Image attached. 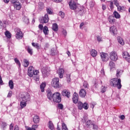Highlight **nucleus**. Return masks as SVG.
<instances>
[{"mask_svg":"<svg viewBox=\"0 0 130 130\" xmlns=\"http://www.w3.org/2000/svg\"><path fill=\"white\" fill-rule=\"evenodd\" d=\"M117 8L119 12H123V11H124V7L123 6L121 7L119 5Z\"/></svg>","mask_w":130,"mask_h":130,"instance_id":"c9c22d12","label":"nucleus"},{"mask_svg":"<svg viewBox=\"0 0 130 130\" xmlns=\"http://www.w3.org/2000/svg\"><path fill=\"white\" fill-rule=\"evenodd\" d=\"M46 11L47 14H49V15H51V14H52V12H53L52 9H51V8H47Z\"/></svg>","mask_w":130,"mask_h":130,"instance_id":"ea45409f","label":"nucleus"},{"mask_svg":"<svg viewBox=\"0 0 130 130\" xmlns=\"http://www.w3.org/2000/svg\"><path fill=\"white\" fill-rule=\"evenodd\" d=\"M117 40L119 44H120L121 45H124V41H123V40L121 38V37H118Z\"/></svg>","mask_w":130,"mask_h":130,"instance_id":"bb28decb","label":"nucleus"},{"mask_svg":"<svg viewBox=\"0 0 130 130\" xmlns=\"http://www.w3.org/2000/svg\"><path fill=\"white\" fill-rule=\"evenodd\" d=\"M113 15H114V17H115V18L116 19H120V14H119V13H118V12H117V11H114L113 12Z\"/></svg>","mask_w":130,"mask_h":130,"instance_id":"2f4dec72","label":"nucleus"},{"mask_svg":"<svg viewBox=\"0 0 130 130\" xmlns=\"http://www.w3.org/2000/svg\"><path fill=\"white\" fill-rule=\"evenodd\" d=\"M38 128V125H32L31 127H26V130H36Z\"/></svg>","mask_w":130,"mask_h":130,"instance_id":"b1692460","label":"nucleus"},{"mask_svg":"<svg viewBox=\"0 0 130 130\" xmlns=\"http://www.w3.org/2000/svg\"><path fill=\"white\" fill-rule=\"evenodd\" d=\"M86 94H87V92L84 89H81L79 91V95L82 98H84L86 96Z\"/></svg>","mask_w":130,"mask_h":130,"instance_id":"a211bd4d","label":"nucleus"},{"mask_svg":"<svg viewBox=\"0 0 130 130\" xmlns=\"http://www.w3.org/2000/svg\"><path fill=\"white\" fill-rule=\"evenodd\" d=\"M114 5H115L116 7H118L119 6V3L117 0H114L113 1Z\"/></svg>","mask_w":130,"mask_h":130,"instance_id":"3c124183","label":"nucleus"},{"mask_svg":"<svg viewBox=\"0 0 130 130\" xmlns=\"http://www.w3.org/2000/svg\"><path fill=\"white\" fill-rule=\"evenodd\" d=\"M109 66L110 67V69L111 71H113L114 69H115V63L113 62V61H110L109 63Z\"/></svg>","mask_w":130,"mask_h":130,"instance_id":"412c9836","label":"nucleus"},{"mask_svg":"<svg viewBox=\"0 0 130 130\" xmlns=\"http://www.w3.org/2000/svg\"><path fill=\"white\" fill-rule=\"evenodd\" d=\"M78 103V109H80V110H81V109H83V103L82 102H77Z\"/></svg>","mask_w":130,"mask_h":130,"instance_id":"f704fd0d","label":"nucleus"},{"mask_svg":"<svg viewBox=\"0 0 130 130\" xmlns=\"http://www.w3.org/2000/svg\"><path fill=\"white\" fill-rule=\"evenodd\" d=\"M72 100L75 104H77V103H78V101H79V95L78 94V93L75 92L73 94Z\"/></svg>","mask_w":130,"mask_h":130,"instance_id":"f8f14e48","label":"nucleus"},{"mask_svg":"<svg viewBox=\"0 0 130 130\" xmlns=\"http://www.w3.org/2000/svg\"><path fill=\"white\" fill-rule=\"evenodd\" d=\"M120 119H121V120H123V119H124V118H125V116H124V115H122L120 117Z\"/></svg>","mask_w":130,"mask_h":130,"instance_id":"338daca9","label":"nucleus"},{"mask_svg":"<svg viewBox=\"0 0 130 130\" xmlns=\"http://www.w3.org/2000/svg\"><path fill=\"white\" fill-rule=\"evenodd\" d=\"M14 128V126L13 125V124H11L10 125V129L13 130Z\"/></svg>","mask_w":130,"mask_h":130,"instance_id":"774afa93","label":"nucleus"},{"mask_svg":"<svg viewBox=\"0 0 130 130\" xmlns=\"http://www.w3.org/2000/svg\"><path fill=\"white\" fill-rule=\"evenodd\" d=\"M23 20L24 23H26V24H28L29 23V18L27 17H24L23 18Z\"/></svg>","mask_w":130,"mask_h":130,"instance_id":"37998d69","label":"nucleus"},{"mask_svg":"<svg viewBox=\"0 0 130 130\" xmlns=\"http://www.w3.org/2000/svg\"><path fill=\"white\" fill-rule=\"evenodd\" d=\"M37 73H39V71H38V70H34V67L30 66L28 68V75L30 78H32V77H33V75L36 73L37 74Z\"/></svg>","mask_w":130,"mask_h":130,"instance_id":"39448f33","label":"nucleus"},{"mask_svg":"<svg viewBox=\"0 0 130 130\" xmlns=\"http://www.w3.org/2000/svg\"><path fill=\"white\" fill-rule=\"evenodd\" d=\"M90 6L91 8H93V7H94V6H95V2H91L90 3Z\"/></svg>","mask_w":130,"mask_h":130,"instance_id":"e2e57ef3","label":"nucleus"},{"mask_svg":"<svg viewBox=\"0 0 130 130\" xmlns=\"http://www.w3.org/2000/svg\"><path fill=\"white\" fill-rule=\"evenodd\" d=\"M23 66L25 67V68H27L28 66H29V61L27 59H24Z\"/></svg>","mask_w":130,"mask_h":130,"instance_id":"4c0bfd02","label":"nucleus"},{"mask_svg":"<svg viewBox=\"0 0 130 130\" xmlns=\"http://www.w3.org/2000/svg\"><path fill=\"white\" fill-rule=\"evenodd\" d=\"M58 108H59V109H63V105L61 104H58Z\"/></svg>","mask_w":130,"mask_h":130,"instance_id":"4d7b16f0","label":"nucleus"},{"mask_svg":"<svg viewBox=\"0 0 130 130\" xmlns=\"http://www.w3.org/2000/svg\"><path fill=\"white\" fill-rule=\"evenodd\" d=\"M51 51L52 55H55V54H56V53H57V51H55L53 49H52L51 50Z\"/></svg>","mask_w":130,"mask_h":130,"instance_id":"603ef678","label":"nucleus"},{"mask_svg":"<svg viewBox=\"0 0 130 130\" xmlns=\"http://www.w3.org/2000/svg\"><path fill=\"white\" fill-rule=\"evenodd\" d=\"M48 21H49L48 14H46L40 20V23H42V24H44V23H48Z\"/></svg>","mask_w":130,"mask_h":130,"instance_id":"9b49d317","label":"nucleus"},{"mask_svg":"<svg viewBox=\"0 0 130 130\" xmlns=\"http://www.w3.org/2000/svg\"><path fill=\"white\" fill-rule=\"evenodd\" d=\"M83 108L84 109H88L89 108V105L87 103H84L83 105Z\"/></svg>","mask_w":130,"mask_h":130,"instance_id":"c03bdc74","label":"nucleus"},{"mask_svg":"<svg viewBox=\"0 0 130 130\" xmlns=\"http://www.w3.org/2000/svg\"><path fill=\"white\" fill-rule=\"evenodd\" d=\"M48 126L50 129L53 130L54 129V125H53V123L52 121H50L48 123Z\"/></svg>","mask_w":130,"mask_h":130,"instance_id":"c756f323","label":"nucleus"},{"mask_svg":"<svg viewBox=\"0 0 130 130\" xmlns=\"http://www.w3.org/2000/svg\"><path fill=\"white\" fill-rule=\"evenodd\" d=\"M26 49L28 52V53L29 54H30V55H32V54H33V49H32V48H31V47L30 46L26 47Z\"/></svg>","mask_w":130,"mask_h":130,"instance_id":"a878e982","label":"nucleus"},{"mask_svg":"<svg viewBox=\"0 0 130 130\" xmlns=\"http://www.w3.org/2000/svg\"><path fill=\"white\" fill-rule=\"evenodd\" d=\"M91 126H92L93 129H98V126L95 124H94L93 122L91 123Z\"/></svg>","mask_w":130,"mask_h":130,"instance_id":"de8ad7c7","label":"nucleus"},{"mask_svg":"<svg viewBox=\"0 0 130 130\" xmlns=\"http://www.w3.org/2000/svg\"><path fill=\"white\" fill-rule=\"evenodd\" d=\"M15 10H19L21 9V8H22V6H21V3L19 2H16L13 5Z\"/></svg>","mask_w":130,"mask_h":130,"instance_id":"2eb2a0df","label":"nucleus"},{"mask_svg":"<svg viewBox=\"0 0 130 130\" xmlns=\"http://www.w3.org/2000/svg\"><path fill=\"white\" fill-rule=\"evenodd\" d=\"M46 86V83H42L40 85V89L41 90V92H44V89Z\"/></svg>","mask_w":130,"mask_h":130,"instance_id":"72a5a7b5","label":"nucleus"},{"mask_svg":"<svg viewBox=\"0 0 130 130\" xmlns=\"http://www.w3.org/2000/svg\"><path fill=\"white\" fill-rule=\"evenodd\" d=\"M83 87L85 89H88V88H89V84H88V82H87V81L83 82Z\"/></svg>","mask_w":130,"mask_h":130,"instance_id":"58836bf2","label":"nucleus"},{"mask_svg":"<svg viewBox=\"0 0 130 130\" xmlns=\"http://www.w3.org/2000/svg\"><path fill=\"white\" fill-rule=\"evenodd\" d=\"M59 16H61V18L63 19V18H64V13H63V12L60 11L59 12Z\"/></svg>","mask_w":130,"mask_h":130,"instance_id":"09e8293b","label":"nucleus"},{"mask_svg":"<svg viewBox=\"0 0 130 130\" xmlns=\"http://www.w3.org/2000/svg\"><path fill=\"white\" fill-rule=\"evenodd\" d=\"M95 105H96V103L94 102H93L91 103V104H90V107L93 109V108H94V107L95 106Z\"/></svg>","mask_w":130,"mask_h":130,"instance_id":"5fc2aeb1","label":"nucleus"},{"mask_svg":"<svg viewBox=\"0 0 130 130\" xmlns=\"http://www.w3.org/2000/svg\"><path fill=\"white\" fill-rule=\"evenodd\" d=\"M40 120V119L39 118V116L37 115L34 116L33 118V121L34 123H36V124L39 123Z\"/></svg>","mask_w":130,"mask_h":130,"instance_id":"5701e85b","label":"nucleus"},{"mask_svg":"<svg viewBox=\"0 0 130 130\" xmlns=\"http://www.w3.org/2000/svg\"><path fill=\"white\" fill-rule=\"evenodd\" d=\"M101 74L102 76H105V72H104V69H102L101 71Z\"/></svg>","mask_w":130,"mask_h":130,"instance_id":"680f3d73","label":"nucleus"},{"mask_svg":"<svg viewBox=\"0 0 130 130\" xmlns=\"http://www.w3.org/2000/svg\"><path fill=\"white\" fill-rule=\"evenodd\" d=\"M70 8L71 10H74L77 14L82 16L84 13V7H81V5L77 4L76 2L72 0L69 3Z\"/></svg>","mask_w":130,"mask_h":130,"instance_id":"f257e3e1","label":"nucleus"},{"mask_svg":"<svg viewBox=\"0 0 130 130\" xmlns=\"http://www.w3.org/2000/svg\"><path fill=\"white\" fill-rule=\"evenodd\" d=\"M122 73H123V71L120 69L117 70L116 74L117 79H119V78H120V76L122 75Z\"/></svg>","mask_w":130,"mask_h":130,"instance_id":"6ab92c4d","label":"nucleus"},{"mask_svg":"<svg viewBox=\"0 0 130 130\" xmlns=\"http://www.w3.org/2000/svg\"><path fill=\"white\" fill-rule=\"evenodd\" d=\"M14 61L16 64H18V66H19V67H21V63H20V61H19V59H18V58H14Z\"/></svg>","mask_w":130,"mask_h":130,"instance_id":"a18cd8bd","label":"nucleus"},{"mask_svg":"<svg viewBox=\"0 0 130 130\" xmlns=\"http://www.w3.org/2000/svg\"><path fill=\"white\" fill-rule=\"evenodd\" d=\"M39 28L41 30H43V24H39Z\"/></svg>","mask_w":130,"mask_h":130,"instance_id":"0e129e2a","label":"nucleus"},{"mask_svg":"<svg viewBox=\"0 0 130 130\" xmlns=\"http://www.w3.org/2000/svg\"><path fill=\"white\" fill-rule=\"evenodd\" d=\"M20 98L22 101L20 102V105L21 109H23V108L26 107L27 101L30 100V94L27 92H21L20 93Z\"/></svg>","mask_w":130,"mask_h":130,"instance_id":"f03ea898","label":"nucleus"},{"mask_svg":"<svg viewBox=\"0 0 130 130\" xmlns=\"http://www.w3.org/2000/svg\"><path fill=\"white\" fill-rule=\"evenodd\" d=\"M42 73L44 78L46 77V76L48 75V71H47V69H46V68L43 69L42 70Z\"/></svg>","mask_w":130,"mask_h":130,"instance_id":"4be33fe9","label":"nucleus"},{"mask_svg":"<svg viewBox=\"0 0 130 130\" xmlns=\"http://www.w3.org/2000/svg\"><path fill=\"white\" fill-rule=\"evenodd\" d=\"M43 31L45 35H48L49 30H48V27L46 26H45L43 29Z\"/></svg>","mask_w":130,"mask_h":130,"instance_id":"c85d7f7f","label":"nucleus"},{"mask_svg":"<svg viewBox=\"0 0 130 130\" xmlns=\"http://www.w3.org/2000/svg\"><path fill=\"white\" fill-rule=\"evenodd\" d=\"M101 89H102V90H101L102 93H104V92L106 91V87H105V86H102Z\"/></svg>","mask_w":130,"mask_h":130,"instance_id":"8fccbe9b","label":"nucleus"},{"mask_svg":"<svg viewBox=\"0 0 130 130\" xmlns=\"http://www.w3.org/2000/svg\"><path fill=\"white\" fill-rule=\"evenodd\" d=\"M16 39H18V40H20V39H22L23 37H24V35L23 34V32L22 31H21V29L19 28H16Z\"/></svg>","mask_w":130,"mask_h":130,"instance_id":"423d86ee","label":"nucleus"},{"mask_svg":"<svg viewBox=\"0 0 130 130\" xmlns=\"http://www.w3.org/2000/svg\"><path fill=\"white\" fill-rule=\"evenodd\" d=\"M12 95V91H10L8 93L7 97H11Z\"/></svg>","mask_w":130,"mask_h":130,"instance_id":"69168bd1","label":"nucleus"},{"mask_svg":"<svg viewBox=\"0 0 130 130\" xmlns=\"http://www.w3.org/2000/svg\"><path fill=\"white\" fill-rule=\"evenodd\" d=\"M110 85L112 87H117V89H121V80L118 78L112 79L110 80Z\"/></svg>","mask_w":130,"mask_h":130,"instance_id":"7ed1b4c3","label":"nucleus"},{"mask_svg":"<svg viewBox=\"0 0 130 130\" xmlns=\"http://www.w3.org/2000/svg\"><path fill=\"white\" fill-rule=\"evenodd\" d=\"M10 2L13 4V5L16 4V3H19L18 0H11Z\"/></svg>","mask_w":130,"mask_h":130,"instance_id":"052dcab7","label":"nucleus"},{"mask_svg":"<svg viewBox=\"0 0 130 130\" xmlns=\"http://www.w3.org/2000/svg\"><path fill=\"white\" fill-rule=\"evenodd\" d=\"M92 123H93V122H91V120H88L86 122V125L87 127H89V126H92Z\"/></svg>","mask_w":130,"mask_h":130,"instance_id":"79ce46f5","label":"nucleus"},{"mask_svg":"<svg viewBox=\"0 0 130 130\" xmlns=\"http://www.w3.org/2000/svg\"><path fill=\"white\" fill-rule=\"evenodd\" d=\"M64 73V70L62 69H59L57 71V74H58L60 79H62L63 78V74Z\"/></svg>","mask_w":130,"mask_h":130,"instance_id":"ddd939ff","label":"nucleus"},{"mask_svg":"<svg viewBox=\"0 0 130 130\" xmlns=\"http://www.w3.org/2000/svg\"><path fill=\"white\" fill-rule=\"evenodd\" d=\"M47 97L49 100H52V99H53V94L51 91H49L48 92Z\"/></svg>","mask_w":130,"mask_h":130,"instance_id":"7c9ffc66","label":"nucleus"},{"mask_svg":"<svg viewBox=\"0 0 130 130\" xmlns=\"http://www.w3.org/2000/svg\"><path fill=\"white\" fill-rule=\"evenodd\" d=\"M32 45L34 47L37 48V49H40V47H39L38 43H32Z\"/></svg>","mask_w":130,"mask_h":130,"instance_id":"a19ab883","label":"nucleus"},{"mask_svg":"<svg viewBox=\"0 0 130 130\" xmlns=\"http://www.w3.org/2000/svg\"><path fill=\"white\" fill-rule=\"evenodd\" d=\"M100 56L103 61H107L109 59L108 54L104 52L100 53Z\"/></svg>","mask_w":130,"mask_h":130,"instance_id":"1a4fd4ad","label":"nucleus"},{"mask_svg":"<svg viewBox=\"0 0 130 130\" xmlns=\"http://www.w3.org/2000/svg\"><path fill=\"white\" fill-rule=\"evenodd\" d=\"M108 21L109 22L110 24H113L115 23V19L114 18V17L112 16H109L108 18Z\"/></svg>","mask_w":130,"mask_h":130,"instance_id":"f3484780","label":"nucleus"},{"mask_svg":"<svg viewBox=\"0 0 130 130\" xmlns=\"http://www.w3.org/2000/svg\"><path fill=\"white\" fill-rule=\"evenodd\" d=\"M110 58L113 61H116L118 58L117 56V53L116 52L112 51L110 54Z\"/></svg>","mask_w":130,"mask_h":130,"instance_id":"6e6552de","label":"nucleus"},{"mask_svg":"<svg viewBox=\"0 0 130 130\" xmlns=\"http://www.w3.org/2000/svg\"><path fill=\"white\" fill-rule=\"evenodd\" d=\"M62 32L63 34V35H64V37H66L67 34V30L66 29H63Z\"/></svg>","mask_w":130,"mask_h":130,"instance_id":"bf43d9fd","label":"nucleus"},{"mask_svg":"<svg viewBox=\"0 0 130 130\" xmlns=\"http://www.w3.org/2000/svg\"><path fill=\"white\" fill-rule=\"evenodd\" d=\"M59 78H53L51 82V85L54 88H58L59 87Z\"/></svg>","mask_w":130,"mask_h":130,"instance_id":"0eeeda50","label":"nucleus"},{"mask_svg":"<svg viewBox=\"0 0 130 130\" xmlns=\"http://www.w3.org/2000/svg\"><path fill=\"white\" fill-rule=\"evenodd\" d=\"M90 54L93 57H95L97 56V54H98L97 51H96L95 49H92L90 51Z\"/></svg>","mask_w":130,"mask_h":130,"instance_id":"cd10ccee","label":"nucleus"},{"mask_svg":"<svg viewBox=\"0 0 130 130\" xmlns=\"http://www.w3.org/2000/svg\"><path fill=\"white\" fill-rule=\"evenodd\" d=\"M110 7L111 10H113L114 7H113V2H111L110 3Z\"/></svg>","mask_w":130,"mask_h":130,"instance_id":"13d9d810","label":"nucleus"},{"mask_svg":"<svg viewBox=\"0 0 130 130\" xmlns=\"http://www.w3.org/2000/svg\"><path fill=\"white\" fill-rule=\"evenodd\" d=\"M95 105H96V103L94 102H93L91 103V104H90V107L93 109V108H94V107L95 106Z\"/></svg>","mask_w":130,"mask_h":130,"instance_id":"864d4df0","label":"nucleus"},{"mask_svg":"<svg viewBox=\"0 0 130 130\" xmlns=\"http://www.w3.org/2000/svg\"><path fill=\"white\" fill-rule=\"evenodd\" d=\"M122 56H123V58L126 59V60L128 62H130V56L128 54V53L127 52H126V51L123 52H122Z\"/></svg>","mask_w":130,"mask_h":130,"instance_id":"9d476101","label":"nucleus"},{"mask_svg":"<svg viewBox=\"0 0 130 130\" xmlns=\"http://www.w3.org/2000/svg\"><path fill=\"white\" fill-rule=\"evenodd\" d=\"M53 101L56 102V103H59L61 102V97H60V93L59 92L53 93Z\"/></svg>","mask_w":130,"mask_h":130,"instance_id":"20e7f679","label":"nucleus"},{"mask_svg":"<svg viewBox=\"0 0 130 130\" xmlns=\"http://www.w3.org/2000/svg\"><path fill=\"white\" fill-rule=\"evenodd\" d=\"M62 130H69L68 127H67V125L63 122L62 123Z\"/></svg>","mask_w":130,"mask_h":130,"instance_id":"49530a36","label":"nucleus"},{"mask_svg":"<svg viewBox=\"0 0 130 130\" xmlns=\"http://www.w3.org/2000/svg\"><path fill=\"white\" fill-rule=\"evenodd\" d=\"M52 29L55 32H56L58 30V25L56 23H53L52 25Z\"/></svg>","mask_w":130,"mask_h":130,"instance_id":"393cba45","label":"nucleus"},{"mask_svg":"<svg viewBox=\"0 0 130 130\" xmlns=\"http://www.w3.org/2000/svg\"><path fill=\"white\" fill-rule=\"evenodd\" d=\"M61 94L62 96H65L67 98H70L71 97V92L69 90H64L62 91Z\"/></svg>","mask_w":130,"mask_h":130,"instance_id":"4468645a","label":"nucleus"},{"mask_svg":"<svg viewBox=\"0 0 130 130\" xmlns=\"http://www.w3.org/2000/svg\"><path fill=\"white\" fill-rule=\"evenodd\" d=\"M67 82H71V74L67 75Z\"/></svg>","mask_w":130,"mask_h":130,"instance_id":"6e6d98bb","label":"nucleus"},{"mask_svg":"<svg viewBox=\"0 0 130 130\" xmlns=\"http://www.w3.org/2000/svg\"><path fill=\"white\" fill-rule=\"evenodd\" d=\"M110 32H111V33H113V34L115 35V34L117 33V28H116L115 26H112L110 27Z\"/></svg>","mask_w":130,"mask_h":130,"instance_id":"dca6fc26","label":"nucleus"},{"mask_svg":"<svg viewBox=\"0 0 130 130\" xmlns=\"http://www.w3.org/2000/svg\"><path fill=\"white\" fill-rule=\"evenodd\" d=\"M38 74H39V73H36L33 74V76H32L36 82H38V81H39V75H38Z\"/></svg>","mask_w":130,"mask_h":130,"instance_id":"aec40b11","label":"nucleus"},{"mask_svg":"<svg viewBox=\"0 0 130 130\" xmlns=\"http://www.w3.org/2000/svg\"><path fill=\"white\" fill-rule=\"evenodd\" d=\"M5 36H6V37H7V38H9V39L10 38H11V37H12V35L11 34V33L9 31H6Z\"/></svg>","mask_w":130,"mask_h":130,"instance_id":"e433bc0d","label":"nucleus"},{"mask_svg":"<svg viewBox=\"0 0 130 130\" xmlns=\"http://www.w3.org/2000/svg\"><path fill=\"white\" fill-rule=\"evenodd\" d=\"M9 87L11 90H13V89H14V82H13V80H9Z\"/></svg>","mask_w":130,"mask_h":130,"instance_id":"473e14b6","label":"nucleus"}]
</instances>
